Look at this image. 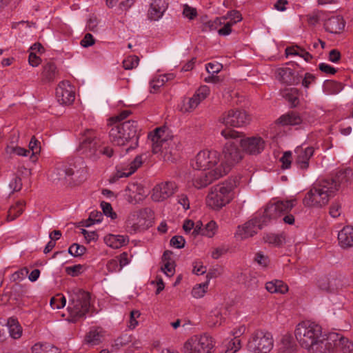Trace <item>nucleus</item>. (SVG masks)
Instances as JSON below:
<instances>
[{
	"label": "nucleus",
	"instance_id": "f704fd0d",
	"mask_svg": "<svg viewBox=\"0 0 353 353\" xmlns=\"http://www.w3.org/2000/svg\"><path fill=\"white\" fill-rule=\"evenodd\" d=\"M103 334L101 330L97 329L90 330L85 337V341L88 344L95 345L101 343Z\"/></svg>",
	"mask_w": 353,
	"mask_h": 353
},
{
	"label": "nucleus",
	"instance_id": "f03ea898",
	"mask_svg": "<svg viewBox=\"0 0 353 353\" xmlns=\"http://www.w3.org/2000/svg\"><path fill=\"white\" fill-rule=\"evenodd\" d=\"M296 202L295 199H292L268 203L261 216L253 218L242 227H238L237 234L241 236V239L253 236L259 230H261L264 225H267L272 219H276L282 212L291 210L295 206Z\"/></svg>",
	"mask_w": 353,
	"mask_h": 353
},
{
	"label": "nucleus",
	"instance_id": "bf43d9fd",
	"mask_svg": "<svg viewBox=\"0 0 353 353\" xmlns=\"http://www.w3.org/2000/svg\"><path fill=\"white\" fill-rule=\"evenodd\" d=\"M225 19H230L232 24L236 23L242 20V16L238 10H231L228 12Z\"/></svg>",
	"mask_w": 353,
	"mask_h": 353
},
{
	"label": "nucleus",
	"instance_id": "473e14b6",
	"mask_svg": "<svg viewBox=\"0 0 353 353\" xmlns=\"http://www.w3.org/2000/svg\"><path fill=\"white\" fill-rule=\"evenodd\" d=\"M57 74V67L54 63L48 62L43 66L42 78L45 81H52Z\"/></svg>",
	"mask_w": 353,
	"mask_h": 353
},
{
	"label": "nucleus",
	"instance_id": "4d7b16f0",
	"mask_svg": "<svg viewBox=\"0 0 353 353\" xmlns=\"http://www.w3.org/2000/svg\"><path fill=\"white\" fill-rule=\"evenodd\" d=\"M169 79V78L168 77V76L165 75L163 77H162L161 79H158L157 80H152L151 82H150V87L154 90V92L157 91L159 88H161V86H163L164 85V83L168 81Z\"/></svg>",
	"mask_w": 353,
	"mask_h": 353
},
{
	"label": "nucleus",
	"instance_id": "5fc2aeb1",
	"mask_svg": "<svg viewBox=\"0 0 353 353\" xmlns=\"http://www.w3.org/2000/svg\"><path fill=\"white\" fill-rule=\"evenodd\" d=\"M316 77L311 73L305 74L303 79L301 78V82L305 88H309L310 85L315 82Z\"/></svg>",
	"mask_w": 353,
	"mask_h": 353
},
{
	"label": "nucleus",
	"instance_id": "2f4dec72",
	"mask_svg": "<svg viewBox=\"0 0 353 353\" xmlns=\"http://www.w3.org/2000/svg\"><path fill=\"white\" fill-rule=\"evenodd\" d=\"M7 326L11 337L13 339H19L21 337L22 329L16 319L9 318L7 322Z\"/></svg>",
	"mask_w": 353,
	"mask_h": 353
},
{
	"label": "nucleus",
	"instance_id": "4c0bfd02",
	"mask_svg": "<svg viewBox=\"0 0 353 353\" xmlns=\"http://www.w3.org/2000/svg\"><path fill=\"white\" fill-rule=\"evenodd\" d=\"M29 150L32 151L30 159L32 161H35L36 154H39L41 151L40 142L35 138V137H32L29 143Z\"/></svg>",
	"mask_w": 353,
	"mask_h": 353
},
{
	"label": "nucleus",
	"instance_id": "a19ab883",
	"mask_svg": "<svg viewBox=\"0 0 353 353\" xmlns=\"http://www.w3.org/2000/svg\"><path fill=\"white\" fill-rule=\"evenodd\" d=\"M6 152L8 154H16L19 156H27V154L30 153V150L12 145H8L6 148Z\"/></svg>",
	"mask_w": 353,
	"mask_h": 353
},
{
	"label": "nucleus",
	"instance_id": "6ab92c4d",
	"mask_svg": "<svg viewBox=\"0 0 353 353\" xmlns=\"http://www.w3.org/2000/svg\"><path fill=\"white\" fill-rule=\"evenodd\" d=\"M168 6L166 0H154L148 10V18L151 20L157 21L163 15Z\"/></svg>",
	"mask_w": 353,
	"mask_h": 353
},
{
	"label": "nucleus",
	"instance_id": "9b49d317",
	"mask_svg": "<svg viewBox=\"0 0 353 353\" xmlns=\"http://www.w3.org/2000/svg\"><path fill=\"white\" fill-rule=\"evenodd\" d=\"M221 160L216 151L203 150L195 157V163L192 167L196 170H212L219 165Z\"/></svg>",
	"mask_w": 353,
	"mask_h": 353
},
{
	"label": "nucleus",
	"instance_id": "393cba45",
	"mask_svg": "<svg viewBox=\"0 0 353 353\" xmlns=\"http://www.w3.org/2000/svg\"><path fill=\"white\" fill-rule=\"evenodd\" d=\"M299 90L295 88L284 89L281 91V95L285 98L291 107H296L299 103Z\"/></svg>",
	"mask_w": 353,
	"mask_h": 353
},
{
	"label": "nucleus",
	"instance_id": "052dcab7",
	"mask_svg": "<svg viewBox=\"0 0 353 353\" xmlns=\"http://www.w3.org/2000/svg\"><path fill=\"white\" fill-rule=\"evenodd\" d=\"M205 68L208 73L214 74L219 73L221 70L223 65L219 63H208L206 64Z\"/></svg>",
	"mask_w": 353,
	"mask_h": 353
},
{
	"label": "nucleus",
	"instance_id": "e2e57ef3",
	"mask_svg": "<svg viewBox=\"0 0 353 353\" xmlns=\"http://www.w3.org/2000/svg\"><path fill=\"white\" fill-rule=\"evenodd\" d=\"M99 20L94 15H91L87 22V28L92 32L97 31Z\"/></svg>",
	"mask_w": 353,
	"mask_h": 353
},
{
	"label": "nucleus",
	"instance_id": "680f3d73",
	"mask_svg": "<svg viewBox=\"0 0 353 353\" xmlns=\"http://www.w3.org/2000/svg\"><path fill=\"white\" fill-rule=\"evenodd\" d=\"M10 188L12 190V192H19L22 188V181L19 176H14L10 183Z\"/></svg>",
	"mask_w": 353,
	"mask_h": 353
},
{
	"label": "nucleus",
	"instance_id": "a211bd4d",
	"mask_svg": "<svg viewBox=\"0 0 353 353\" xmlns=\"http://www.w3.org/2000/svg\"><path fill=\"white\" fill-rule=\"evenodd\" d=\"M65 83L62 82L56 89V97L58 102L63 105L71 104L74 99L75 95L72 88L68 85L69 89L64 88Z\"/></svg>",
	"mask_w": 353,
	"mask_h": 353
},
{
	"label": "nucleus",
	"instance_id": "bb28decb",
	"mask_svg": "<svg viewBox=\"0 0 353 353\" xmlns=\"http://www.w3.org/2000/svg\"><path fill=\"white\" fill-rule=\"evenodd\" d=\"M104 241L107 245L117 249L124 245L126 242H128V239L122 235L110 234L105 237Z\"/></svg>",
	"mask_w": 353,
	"mask_h": 353
},
{
	"label": "nucleus",
	"instance_id": "09e8293b",
	"mask_svg": "<svg viewBox=\"0 0 353 353\" xmlns=\"http://www.w3.org/2000/svg\"><path fill=\"white\" fill-rule=\"evenodd\" d=\"M280 161L282 163V169H288L290 167L292 163V152L286 151L283 153V156L280 159Z\"/></svg>",
	"mask_w": 353,
	"mask_h": 353
},
{
	"label": "nucleus",
	"instance_id": "8fccbe9b",
	"mask_svg": "<svg viewBox=\"0 0 353 353\" xmlns=\"http://www.w3.org/2000/svg\"><path fill=\"white\" fill-rule=\"evenodd\" d=\"M185 243V240L182 236H174L170 241L171 246L178 249L184 248Z\"/></svg>",
	"mask_w": 353,
	"mask_h": 353
},
{
	"label": "nucleus",
	"instance_id": "338daca9",
	"mask_svg": "<svg viewBox=\"0 0 353 353\" xmlns=\"http://www.w3.org/2000/svg\"><path fill=\"white\" fill-rule=\"evenodd\" d=\"M95 43L93 36L90 33H87L83 39L81 41V45L84 48L92 46Z\"/></svg>",
	"mask_w": 353,
	"mask_h": 353
},
{
	"label": "nucleus",
	"instance_id": "4468645a",
	"mask_svg": "<svg viewBox=\"0 0 353 353\" xmlns=\"http://www.w3.org/2000/svg\"><path fill=\"white\" fill-rule=\"evenodd\" d=\"M225 170H227V168L219 170L218 167L209 171L202 170L199 174L195 176L193 179V185L197 189L203 188L211 184L214 181L225 176Z\"/></svg>",
	"mask_w": 353,
	"mask_h": 353
},
{
	"label": "nucleus",
	"instance_id": "6e6552de",
	"mask_svg": "<svg viewBox=\"0 0 353 353\" xmlns=\"http://www.w3.org/2000/svg\"><path fill=\"white\" fill-rule=\"evenodd\" d=\"M90 307V294L83 290H77L71 295L68 310L72 321L75 322L88 312Z\"/></svg>",
	"mask_w": 353,
	"mask_h": 353
},
{
	"label": "nucleus",
	"instance_id": "864d4df0",
	"mask_svg": "<svg viewBox=\"0 0 353 353\" xmlns=\"http://www.w3.org/2000/svg\"><path fill=\"white\" fill-rule=\"evenodd\" d=\"M131 114L130 110H123L118 115L109 119L110 123H121V121L126 119Z\"/></svg>",
	"mask_w": 353,
	"mask_h": 353
},
{
	"label": "nucleus",
	"instance_id": "0eeeda50",
	"mask_svg": "<svg viewBox=\"0 0 353 353\" xmlns=\"http://www.w3.org/2000/svg\"><path fill=\"white\" fill-rule=\"evenodd\" d=\"M329 183L323 180L316 183L305 194L303 203L305 207L322 208L334 195L330 192Z\"/></svg>",
	"mask_w": 353,
	"mask_h": 353
},
{
	"label": "nucleus",
	"instance_id": "b1692460",
	"mask_svg": "<svg viewBox=\"0 0 353 353\" xmlns=\"http://www.w3.org/2000/svg\"><path fill=\"white\" fill-rule=\"evenodd\" d=\"M297 350V346L290 335L283 336L279 345V353H294Z\"/></svg>",
	"mask_w": 353,
	"mask_h": 353
},
{
	"label": "nucleus",
	"instance_id": "412c9836",
	"mask_svg": "<svg viewBox=\"0 0 353 353\" xmlns=\"http://www.w3.org/2000/svg\"><path fill=\"white\" fill-rule=\"evenodd\" d=\"M324 27L327 32L339 34L344 29L345 21L341 16H334L325 21Z\"/></svg>",
	"mask_w": 353,
	"mask_h": 353
},
{
	"label": "nucleus",
	"instance_id": "20e7f679",
	"mask_svg": "<svg viewBox=\"0 0 353 353\" xmlns=\"http://www.w3.org/2000/svg\"><path fill=\"white\" fill-rule=\"evenodd\" d=\"M112 126L109 132L111 142L117 145H124L132 141L130 146L126 150L129 151L138 146V124L137 121L128 120L121 123H110Z\"/></svg>",
	"mask_w": 353,
	"mask_h": 353
},
{
	"label": "nucleus",
	"instance_id": "aec40b11",
	"mask_svg": "<svg viewBox=\"0 0 353 353\" xmlns=\"http://www.w3.org/2000/svg\"><path fill=\"white\" fill-rule=\"evenodd\" d=\"M314 148L312 147H307L305 149L297 148L295 152L297 153V157L295 160V163L302 170H307L309 167V161L313 156Z\"/></svg>",
	"mask_w": 353,
	"mask_h": 353
},
{
	"label": "nucleus",
	"instance_id": "603ef678",
	"mask_svg": "<svg viewBox=\"0 0 353 353\" xmlns=\"http://www.w3.org/2000/svg\"><path fill=\"white\" fill-rule=\"evenodd\" d=\"M221 24V19L216 18L214 21H209L203 23V30H216L218 27Z\"/></svg>",
	"mask_w": 353,
	"mask_h": 353
},
{
	"label": "nucleus",
	"instance_id": "dca6fc26",
	"mask_svg": "<svg viewBox=\"0 0 353 353\" xmlns=\"http://www.w3.org/2000/svg\"><path fill=\"white\" fill-rule=\"evenodd\" d=\"M177 188L178 187L174 181L162 182L153 188L152 198L157 202L163 201L172 196Z\"/></svg>",
	"mask_w": 353,
	"mask_h": 353
},
{
	"label": "nucleus",
	"instance_id": "a878e982",
	"mask_svg": "<svg viewBox=\"0 0 353 353\" xmlns=\"http://www.w3.org/2000/svg\"><path fill=\"white\" fill-rule=\"evenodd\" d=\"M265 288L270 293L285 294L288 291V286L281 280L267 282Z\"/></svg>",
	"mask_w": 353,
	"mask_h": 353
},
{
	"label": "nucleus",
	"instance_id": "6e6d98bb",
	"mask_svg": "<svg viewBox=\"0 0 353 353\" xmlns=\"http://www.w3.org/2000/svg\"><path fill=\"white\" fill-rule=\"evenodd\" d=\"M254 261L264 268L267 267L270 262L268 257L265 256L262 252L256 253Z\"/></svg>",
	"mask_w": 353,
	"mask_h": 353
},
{
	"label": "nucleus",
	"instance_id": "f8f14e48",
	"mask_svg": "<svg viewBox=\"0 0 353 353\" xmlns=\"http://www.w3.org/2000/svg\"><path fill=\"white\" fill-rule=\"evenodd\" d=\"M250 115L243 110L231 109L224 112L219 121L224 125L232 127H241L249 123Z\"/></svg>",
	"mask_w": 353,
	"mask_h": 353
},
{
	"label": "nucleus",
	"instance_id": "1a4fd4ad",
	"mask_svg": "<svg viewBox=\"0 0 353 353\" xmlns=\"http://www.w3.org/2000/svg\"><path fill=\"white\" fill-rule=\"evenodd\" d=\"M273 345L274 340L270 332L256 330L248 341V349L253 353H269Z\"/></svg>",
	"mask_w": 353,
	"mask_h": 353
},
{
	"label": "nucleus",
	"instance_id": "49530a36",
	"mask_svg": "<svg viewBox=\"0 0 353 353\" xmlns=\"http://www.w3.org/2000/svg\"><path fill=\"white\" fill-rule=\"evenodd\" d=\"M216 227V224L214 221L208 223L203 229V236L212 237L215 233Z\"/></svg>",
	"mask_w": 353,
	"mask_h": 353
},
{
	"label": "nucleus",
	"instance_id": "7ed1b4c3",
	"mask_svg": "<svg viewBox=\"0 0 353 353\" xmlns=\"http://www.w3.org/2000/svg\"><path fill=\"white\" fill-rule=\"evenodd\" d=\"M226 139H229L225 144L222 151V159L218 166L219 170L226 169L225 175L230 171L232 166L239 163L243 158V152L239 149V132L234 130L226 129L221 131Z\"/></svg>",
	"mask_w": 353,
	"mask_h": 353
},
{
	"label": "nucleus",
	"instance_id": "c756f323",
	"mask_svg": "<svg viewBox=\"0 0 353 353\" xmlns=\"http://www.w3.org/2000/svg\"><path fill=\"white\" fill-rule=\"evenodd\" d=\"M75 166L72 165L61 164L56 167L57 174L58 179H66L68 177H71L74 175Z\"/></svg>",
	"mask_w": 353,
	"mask_h": 353
},
{
	"label": "nucleus",
	"instance_id": "9d476101",
	"mask_svg": "<svg viewBox=\"0 0 353 353\" xmlns=\"http://www.w3.org/2000/svg\"><path fill=\"white\" fill-rule=\"evenodd\" d=\"M212 338L207 334L193 336L184 344V353H211L214 347Z\"/></svg>",
	"mask_w": 353,
	"mask_h": 353
},
{
	"label": "nucleus",
	"instance_id": "4be33fe9",
	"mask_svg": "<svg viewBox=\"0 0 353 353\" xmlns=\"http://www.w3.org/2000/svg\"><path fill=\"white\" fill-rule=\"evenodd\" d=\"M338 240L343 248L353 246V227H344L338 234Z\"/></svg>",
	"mask_w": 353,
	"mask_h": 353
},
{
	"label": "nucleus",
	"instance_id": "f257e3e1",
	"mask_svg": "<svg viewBox=\"0 0 353 353\" xmlns=\"http://www.w3.org/2000/svg\"><path fill=\"white\" fill-rule=\"evenodd\" d=\"M295 336L300 345L309 353H329L334 349L336 334H323L322 327L309 321L299 323Z\"/></svg>",
	"mask_w": 353,
	"mask_h": 353
},
{
	"label": "nucleus",
	"instance_id": "423d86ee",
	"mask_svg": "<svg viewBox=\"0 0 353 353\" xmlns=\"http://www.w3.org/2000/svg\"><path fill=\"white\" fill-rule=\"evenodd\" d=\"M236 186L234 179H229L212 188L207 196V204L211 208L219 210L233 199V190Z\"/></svg>",
	"mask_w": 353,
	"mask_h": 353
},
{
	"label": "nucleus",
	"instance_id": "79ce46f5",
	"mask_svg": "<svg viewBox=\"0 0 353 353\" xmlns=\"http://www.w3.org/2000/svg\"><path fill=\"white\" fill-rule=\"evenodd\" d=\"M66 303V299L65 296L57 295L56 297H52L50 299V305L52 309L63 308Z\"/></svg>",
	"mask_w": 353,
	"mask_h": 353
},
{
	"label": "nucleus",
	"instance_id": "3c124183",
	"mask_svg": "<svg viewBox=\"0 0 353 353\" xmlns=\"http://www.w3.org/2000/svg\"><path fill=\"white\" fill-rule=\"evenodd\" d=\"M83 268V265L81 264L68 266L65 268V272L71 276H77L81 273Z\"/></svg>",
	"mask_w": 353,
	"mask_h": 353
},
{
	"label": "nucleus",
	"instance_id": "37998d69",
	"mask_svg": "<svg viewBox=\"0 0 353 353\" xmlns=\"http://www.w3.org/2000/svg\"><path fill=\"white\" fill-rule=\"evenodd\" d=\"M241 347V343L239 339L234 337L228 345L227 349L225 353H236Z\"/></svg>",
	"mask_w": 353,
	"mask_h": 353
},
{
	"label": "nucleus",
	"instance_id": "39448f33",
	"mask_svg": "<svg viewBox=\"0 0 353 353\" xmlns=\"http://www.w3.org/2000/svg\"><path fill=\"white\" fill-rule=\"evenodd\" d=\"M78 150L81 151L87 158L95 161L101 155L111 157L113 155V150L98 137L92 130L87 129L83 134Z\"/></svg>",
	"mask_w": 353,
	"mask_h": 353
},
{
	"label": "nucleus",
	"instance_id": "58836bf2",
	"mask_svg": "<svg viewBox=\"0 0 353 353\" xmlns=\"http://www.w3.org/2000/svg\"><path fill=\"white\" fill-rule=\"evenodd\" d=\"M208 281H206L205 283H203L196 285L192 290L191 293H192V296L196 299L203 297L204 296L205 293L206 292V289L208 288Z\"/></svg>",
	"mask_w": 353,
	"mask_h": 353
},
{
	"label": "nucleus",
	"instance_id": "ea45409f",
	"mask_svg": "<svg viewBox=\"0 0 353 353\" xmlns=\"http://www.w3.org/2000/svg\"><path fill=\"white\" fill-rule=\"evenodd\" d=\"M139 62V59L136 55H132L128 57L123 61V66L125 70H131L136 68Z\"/></svg>",
	"mask_w": 353,
	"mask_h": 353
},
{
	"label": "nucleus",
	"instance_id": "de8ad7c7",
	"mask_svg": "<svg viewBox=\"0 0 353 353\" xmlns=\"http://www.w3.org/2000/svg\"><path fill=\"white\" fill-rule=\"evenodd\" d=\"M163 133H164V130L161 128H157L148 134V139H150L151 141L163 142V140H165L162 138Z\"/></svg>",
	"mask_w": 353,
	"mask_h": 353
},
{
	"label": "nucleus",
	"instance_id": "0e129e2a",
	"mask_svg": "<svg viewBox=\"0 0 353 353\" xmlns=\"http://www.w3.org/2000/svg\"><path fill=\"white\" fill-rule=\"evenodd\" d=\"M183 14L185 17L192 20L197 15V12L195 8H191L188 5H185L183 8Z\"/></svg>",
	"mask_w": 353,
	"mask_h": 353
},
{
	"label": "nucleus",
	"instance_id": "c03bdc74",
	"mask_svg": "<svg viewBox=\"0 0 353 353\" xmlns=\"http://www.w3.org/2000/svg\"><path fill=\"white\" fill-rule=\"evenodd\" d=\"M100 205L102 208L103 213L105 216L110 217L112 219L117 218V215L114 212H113V209L110 203L105 201H101Z\"/></svg>",
	"mask_w": 353,
	"mask_h": 353
},
{
	"label": "nucleus",
	"instance_id": "c85d7f7f",
	"mask_svg": "<svg viewBox=\"0 0 353 353\" xmlns=\"http://www.w3.org/2000/svg\"><path fill=\"white\" fill-rule=\"evenodd\" d=\"M263 239L265 243L274 245L276 247L281 246L285 242V236L283 233H267L264 234Z\"/></svg>",
	"mask_w": 353,
	"mask_h": 353
},
{
	"label": "nucleus",
	"instance_id": "ddd939ff",
	"mask_svg": "<svg viewBox=\"0 0 353 353\" xmlns=\"http://www.w3.org/2000/svg\"><path fill=\"white\" fill-rule=\"evenodd\" d=\"M244 137V134L239 132V142L245 152L251 155H256L263 151L265 142L261 137L247 138Z\"/></svg>",
	"mask_w": 353,
	"mask_h": 353
},
{
	"label": "nucleus",
	"instance_id": "cd10ccee",
	"mask_svg": "<svg viewBox=\"0 0 353 353\" xmlns=\"http://www.w3.org/2000/svg\"><path fill=\"white\" fill-rule=\"evenodd\" d=\"M330 334H336L337 336V337L334 338L335 341H333L334 347L341 346L344 353H350L353 351V343L350 341L348 339L340 336L337 333H330Z\"/></svg>",
	"mask_w": 353,
	"mask_h": 353
},
{
	"label": "nucleus",
	"instance_id": "774afa93",
	"mask_svg": "<svg viewBox=\"0 0 353 353\" xmlns=\"http://www.w3.org/2000/svg\"><path fill=\"white\" fill-rule=\"evenodd\" d=\"M143 163V155H137L135 159L130 163V170L134 173Z\"/></svg>",
	"mask_w": 353,
	"mask_h": 353
},
{
	"label": "nucleus",
	"instance_id": "72a5a7b5",
	"mask_svg": "<svg viewBox=\"0 0 353 353\" xmlns=\"http://www.w3.org/2000/svg\"><path fill=\"white\" fill-rule=\"evenodd\" d=\"M32 353H60L59 350L50 343H37L32 347Z\"/></svg>",
	"mask_w": 353,
	"mask_h": 353
},
{
	"label": "nucleus",
	"instance_id": "69168bd1",
	"mask_svg": "<svg viewBox=\"0 0 353 353\" xmlns=\"http://www.w3.org/2000/svg\"><path fill=\"white\" fill-rule=\"evenodd\" d=\"M174 262H165L164 266L161 267V270L168 276H172L174 275L175 270Z\"/></svg>",
	"mask_w": 353,
	"mask_h": 353
},
{
	"label": "nucleus",
	"instance_id": "5701e85b",
	"mask_svg": "<svg viewBox=\"0 0 353 353\" xmlns=\"http://www.w3.org/2000/svg\"><path fill=\"white\" fill-rule=\"evenodd\" d=\"M303 121L300 114L294 111L289 112L288 113L282 115L278 119V122L283 125H296L301 124Z\"/></svg>",
	"mask_w": 353,
	"mask_h": 353
},
{
	"label": "nucleus",
	"instance_id": "a18cd8bd",
	"mask_svg": "<svg viewBox=\"0 0 353 353\" xmlns=\"http://www.w3.org/2000/svg\"><path fill=\"white\" fill-rule=\"evenodd\" d=\"M23 292V287L22 285L15 283L11 288L10 292V298H13L14 300L17 301Z\"/></svg>",
	"mask_w": 353,
	"mask_h": 353
},
{
	"label": "nucleus",
	"instance_id": "13d9d810",
	"mask_svg": "<svg viewBox=\"0 0 353 353\" xmlns=\"http://www.w3.org/2000/svg\"><path fill=\"white\" fill-rule=\"evenodd\" d=\"M29 270L27 268H23L20 269L19 270L14 272L12 274L11 280L12 281H17L19 280H22L25 278V276L28 274Z\"/></svg>",
	"mask_w": 353,
	"mask_h": 353
},
{
	"label": "nucleus",
	"instance_id": "7c9ffc66",
	"mask_svg": "<svg viewBox=\"0 0 353 353\" xmlns=\"http://www.w3.org/2000/svg\"><path fill=\"white\" fill-rule=\"evenodd\" d=\"M24 205L25 201H19L14 205H12L8 211L6 221H12L19 216L23 212Z\"/></svg>",
	"mask_w": 353,
	"mask_h": 353
},
{
	"label": "nucleus",
	"instance_id": "e433bc0d",
	"mask_svg": "<svg viewBox=\"0 0 353 353\" xmlns=\"http://www.w3.org/2000/svg\"><path fill=\"white\" fill-rule=\"evenodd\" d=\"M87 249L85 246L78 243L72 244L68 248V253L74 257H79L83 255Z\"/></svg>",
	"mask_w": 353,
	"mask_h": 353
},
{
	"label": "nucleus",
	"instance_id": "f3484780",
	"mask_svg": "<svg viewBox=\"0 0 353 353\" xmlns=\"http://www.w3.org/2000/svg\"><path fill=\"white\" fill-rule=\"evenodd\" d=\"M277 77L280 81L287 85H298L301 83L302 77L295 73L290 68H279L276 70Z\"/></svg>",
	"mask_w": 353,
	"mask_h": 353
},
{
	"label": "nucleus",
	"instance_id": "c9c22d12",
	"mask_svg": "<svg viewBox=\"0 0 353 353\" xmlns=\"http://www.w3.org/2000/svg\"><path fill=\"white\" fill-rule=\"evenodd\" d=\"M132 341V336L128 333H124L115 340L113 347L115 350H118L122 346L128 345Z\"/></svg>",
	"mask_w": 353,
	"mask_h": 353
},
{
	"label": "nucleus",
	"instance_id": "2eb2a0df",
	"mask_svg": "<svg viewBox=\"0 0 353 353\" xmlns=\"http://www.w3.org/2000/svg\"><path fill=\"white\" fill-rule=\"evenodd\" d=\"M352 175V170L350 168H345L336 172L330 179H324L323 181L329 183L327 187L330 189V192H332L334 195L341 187L347 185Z\"/></svg>",
	"mask_w": 353,
	"mask_h": 353
}]
</instances>
